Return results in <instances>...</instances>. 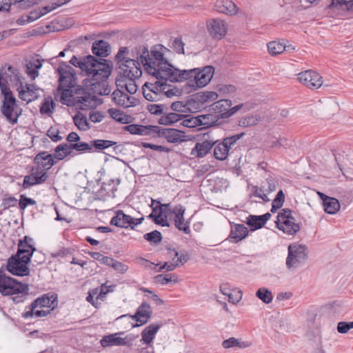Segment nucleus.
I'll list each match as a JSON object with an SVG mask.
<instances>
[{
    "instance_id": "obj_49",
    "label": "nucleus",
    "mask_w": 353,
    "mask_h": 353,
    "mask_svg": "<svg viewBox=\"0 0 353 353\" xmlns=\"http://www.w3.org/2000/svg\"><path fill=\"white\" fill-rule=\"evenodd\" d=\"M256 296L266 304L271 303L273 299L272 292L266 288L259 289L256 293Z\"/></svg>"
},
{
    "instance_id": "obj_27",
    "label": "nucleus",
    "mask_w": 353,
    "mask_h": 353,
    "mask_svg": "<svg viewBox=\"0 0 353 353\" xmlns=\"http://www.w3.org/2000/svg\"><path fill=\"white\" fill-rule=\"evenodd\" d=\"M232 105V103L230 100L221 99L212 103L210 105V110L214 113L218 114L221 118H229L230 114H228V110Z\"/></svg>"
},
{
    "instance_id": "obj_2",
    "label": "nucleus",
    "mask_w": 353,
    "mask_h": 353,
    "mask_svg": "<svg viewBox=\"0 0 353 353\" xmlns=\"http://www.w3.org/2000/svg\"><path fill=\"white\" fill-rule=\"evenodd\" d=\"M75 67H79L87 76L90 89L95 94L108 95L111 89L108 83L112 68L106 60L97 61L94 57L88 56L83 60L73 56L70 61Z\"/></svg>"
},
{
    "instance_id": "obj_22",
    "label": "nucleus",
    "mask_w": 353,
    "mask_h": 353,
    "mask_svg": "<svg viewBox=\"0 0 353 353\" xmlns=\"http://www.w3.org/2000/svg\"><path fill=\"white\" fill-rule=\"evenodd\" d=\"M317 194L323 201L324 211L326 213L334 214L339 211L341 205L338 199L328 196L321 192H317Z\"/></svg>"
},
{
    "instance_id": "obj_8",
    "label": "nucleus",
    "mask_w": 353,
    "mask_h": 353,
    "mask_svg": "<svg viewBox=\"0 0 353 353\" xmlns=\"http://www.w3.org/2000/svg\"><path fill=\"white\" fill-rule=\"evenodd\" d=\"M244 133L234 134L223 139L221 141L216 139L214 145V157L218 161H225L228 159L230 151L233 149L238 140L243 137Z\"/></svg>"
},
{
    "instance_id": "obj_7",
    "label": "nucleus",
    "mask_w": 353,
    "mask_h": 353,
    "mask_svg": "<svg viewBox=\"0 0 353 353\" xmlns=\"http://www.w3.org/2000/svg\"><path fill=\"white\" fill-rule=\"evenodd\" d=\"M308 250L306 245L294 243L288 246V255L286 259V266L290 270H295L303 265L307 260Z\"/></svg>"
},
{
    "instance_id": "obj_33",
    "label": "nucleus",
    "mask_w": 353,
    "mask_h": 353,
    "mask_svg": "<svg viewBox=\"0 0 353 353\" xmlns=\"http://www.w3.org/2000/svg\"><path fill=\"white\" fill-rule=\"evenodd\" d=\"M93 54L98 57H107L110 51V47L108 42L100 40L95 41L92 48Z\"/></svg>"
},
{
    "instance_id": "obj_32",
    "label": "nucleus",
    "mask_w": 353,
    "mask_h": 353,
    "mask_svg": "<svg viewBox=\"0 0 353 353\" xmlns=\"http://www.w3.org/2000/svg\"><path fill=\"white\" fill-rule=\"evenodd\" d=\"M42 67V62L38 59H32L26 63V73L32 79L34 80L39 76V70Z\"/></svg>"
},
{
    "instance_id": "obj_39",
    "label": "nucleus",
    "mask_w": 353,
    "mask_h": 353,
    "mask_svg": "<svg viewBox=\"0 0 353 353\" xmlns=\"http://www.w3.org/2000/svg\"><path fill=\"white\" fill-rule=\"evenodd\" d=\"M73 121L75 125L83 131L89 130L91 127L86 117L83 114L79 113L73 117Z\"/></svg>"
},
{
    "instance_id": "obj_30",
    "label": "nucleus",
    "mask_w": 353,
    "mask_h": 353,
    "mask_svg": "<svg viewBox=\"0 0 353 353\" xmlns=\"http://www.w3.org/2000/svg\"><path fill=\"white\" fill-rule=\"evenodd\" d=\"M54 157L52 154H47V152H40L34 158V162L38 164V166L45 170L50 169L55 163Z\"/></svg>"
},
{
    "instance_id": "obj_6",
    "label": "nucleus",
    "mask_w": 353,
    "mask_h": 353,
    "mask_svg": "<svg viewBox=\"0 0 353 353\" xmlns=\"http://www.w3.org/2000/svg\"><path fill=\"white\" fill-rule=\"evenodd\" d=\"M28 285L17 281L15 279L6 276L5 271L0 269V293L2 295H17L12 298L13 301L19 303L23 302L28 292Z\"/></svg>"
},
{
    "instance_id": "obj_41",
    "label": "nucleus",
    "mask_w": 353,
    "mask_h": 353,
    "mask_svg": "<svg viewBox=\"0 0 353 353\" xmlns=\"http://www.w3.org/2000/svg\"><path fill=\"white\" fill-rule=\"evenodd\" d=\"M55 104L51 97L45 98L40 108L41 114L50 115L53 113Z\"/></svg>"
},
{
    "instance_id": "obj_10",
    "label": "nucleus",
    "mask_w": 353,
    "mask_h": 353,
    "mask_svg": "<svg viewBox=\"0 0 353 353\" xmlns=\"http://www.w3.org/2000/svg\"><path fill=\"white\" fill-rule=\"evenodd\" d=\"M29 262L28 257L16 254L8 259L6 270L14 276H28L30 274V269L28 267Z\"/></svg>"
},
{
    "instance_id": "obj_4",
    "label": "nucleus",
    "mask_w": 353,
    "mask_h": 353,
    "mask_svg": "<svg viewBox=\"0 0 353 353\" xmlns=\"http://www.w3.org/2000/svg\"><path fill=\"white\" fill-rule=\"evenodd\" d=\"M141 47L148 50L146 47L140 46L139 47H136L132 51L133 57H135L137 61L133 59L125 57V55L128 52V49L125 47L121 48L116 55V59L119 64V72L124 77L128 79H139L141 76L142 71L139 66V62H140L142 65H143V63L139 59H138V55L140 54L139 53L138 54V51L139 49ZM143 66L145 70V66Z\"/></svg>"
},
{
    "instance_id": "obj_42",
    "label": "nucleus",
    "mask_w": 353,
    "mask_h": 353,
    "mask_svg": "<svg viewBox=\"0 0 353 353\" xmlns=\"http://www.w3.org/2000/svg\"><path fill=\"white\" fill-rule=\"evenodd\" d=\"M285 46L279 41H271L268 44V50L272 56L278 55L285 50Z\"/></svg>"
},
{
    "instance_id": "obj_26",
    "label": "nucleus",
    "mask_w": 353,
    "mask_h": 353,
    "mask_svg": "<svg viewBox=\"0 0 353 353\" xmlns=\"http://www.w3.org/2000/svg\"><path fill=\"white\" fill-rule=\"evenodd\" d=\"M113 101L118 105L128 108L134 103L135 99L128 94L123 89H117L112 94Z\"/></svg>"
},
{
    "instance_id": "obj_3",
    "label": "nucleus",
    "mask_w": 353,
    "mask_h": 353,
    "mask_svg": "<svg viewBox=\"0 0 353 353\" xmlns=\"http://www.w3.org/2000/svg\"><path fill=\"white\" fill-rule=\"evenodd\" d=\"M9 74L0 72V88L3 95L2 106L1 112L6 120L14 125L18 122L19 117L22 114V108L17 104L16 98L13 96L10 88L8 87V78Z\"/></svg>"
},
{
    "instance_id": "obj_18",
    "label": "nucleus",
    "mask_w": 353,
    "mask_h": 353,
    "mask_svg": "<svg viewBox=\"0 0 353 353\" xmlns=\"http://www.w3.org/2000/svg\"><path fill=\"white\" fill-rule=\"evenodd\" d=\"M210 34L215 39L223 38L227 32L226 23L220 19H210L207 22Z\"/></svg>"
},
{
    "instance_id": "obj_58",
    "label": "nucleus",
    "mask_w": 353,
    "mask_h": 353,
    "mask_svg": "<svg viewBox=\"0 0 353 353\" xmlns=\"http://www.w3.org/2000/svg\"><path fill=\"white\" fill-rule=\"evenodd\" d=\"M174 256L172 258V261L175 263V264H178V267L183 265L188 260V256L185 254H179L178 252L173 250Z\"/></svg>"
},
{
    "instance_id": "obj_50",
    "label": "nucleus",
    "mask_w": 353,
    "mask_h": 353,
    "mask_svg": "<svg viewBox=\"0 0 353 353\" xmlns=\"http://www.w3.org/2000/svg\"><path fill=\"white\" fill-rule=\"evenodd\" d=\"M154 281L157 283H159L161 285H166L169 282L173 281L174 283L177 282V276L172 274H159L154 277Z\"/></svg>"
},
{
    "instance_id": "obj_19",
    "label": "nucleus",
    "mask_w": 353,
    "mask_h": 353,
    "mask_svg": "<svg viewBox=\"0 0 353 353\" xmlns=\"http://www.w3.org/2000/svg\"><path fill=\"white\" fill-rule=\"evenodd\" d=\"M74 70L69 65L59 67V85L61 88H73L75 85V74Z\"/></svg>"
},
{
    "instance_id": "obj_44",
    "label": "nucleus",
    "mask_w": 353,
    "mask_h": 353,
    "mask_svg": "<svg viewBox=\"0 0 353 353\" xmlns=\"http://www.w3.org/2000/svg\"><path fill=\"white\" fill-rule=\"evenodd\" d=\"M26 0H3V5L0 7V11L8 10L12 4L19 3V7L26 9L31 6V3L26 4Z\"/></svg>"
},
{
    "instance_id": "obj_61",
    "label": "nucleus",
    "mask_w": 353,
    "mask_h": 353,
    "mask_svg": "<svg viewBox=\"0 0 353 353\" xmlns=\"http://www.w3.org/2000/svg\"><path fill=\"white\" fill-rule=\"evenodd\" d=\"M183 124L188 128H195L197 126H201L199 116L192 117L186 119H184L183 121Z\"/></svg>"
},
{
    "instance_id": "obj_28",
    "label": "nucleus",
    "mask_w": 353,
    "mask_h": 353,
    "mask_svg": "<svg viewBox=\"0 0 353 353\" xmlns=\"http://www.w3.org/2000/svg\"><path fill=\"white\" fill-rule=\"evenodd\" d=\"M156 126L153 125H141L137 124H130L125 126V130L132 134L138 135H150L152 133L156 132Z\"/></svg>"
},
{
    "instance_id": "obj_40",
    "label": "nucleus",
    "mask_w": 353,
    "mask_h": 353,
    "mask_svg": "<svg viewBox=\"0 0 353 353\" xmlns=\"http://www.w3.org/2000/svg\"><path fill=\"white\" fill-rule=\"evenodd\" d=\"M70 155L67 144L65 143L59 144L54 149V157L58 161H61Z\"/></svg>"
},
{
    "instance_id": "obj_54",
    "label": "nucleus",
    "mask_w": 353,
    "mask_h": 353,
    "mask_svg": "<svg viewBox=\"0 0 353 353\" xmlns=\"http://www.w3.org/2000/svg\"><path fill=\"white\" fill-rule=\"evenodd\" d=\"M236 87L230 84H221L217 86L218 92L223 95H231L236 92Z\"/></svg>"
},
{
    "instance_id": "obj_5",
    "label": "nucleus",
    "mask_w": 353,
    "mask_h": 353,
    "mask_svg": "<svg viewBox=\"0 0 353 353\" xmlns=\"http://www.w3.org/2000/svg\"><path fill=\"white\" fill-rule=\"evenodd\" d=\"M9 74L8 82H16L17 90L19 97L26 101L27 103L37 100L41 95L43 90L34 83H23L20 79L19 73L17 70L9 66L8 71H5Z\"/></svg>"
},
{
    "instance_id": "obj_15",
    "label": "nucleus",
    "mask_w": 353,
    "mask_h": 353,
    "mask_svg": "<svg viewBox=\"0 0 353 353\" xmlns=\"http://www.w3.org/2000/svg\"><path fill=\"white\" fill-rule=\"evenodd\" d=\"M48 177L46 170L38 166L32 168L31 174L24 177L22 186L24 189H27L31 186L41 184L47 180Z\"/></svg>"
},
{
    "instance_id": "obj_16",
    "label": "nucleus",
    "mask_w": 353,
    "mask_h": 353,
    "mask_svg": "<svg viewBox=\"0 0 353 353\" xmlns=\"http://www.w3.org/2000/svg\"><path fill=\"white\" fill-rule=\"evenodd\" d=\"M56 299L52 295H44L42 297H39L31 303V305L28 307V310L23 313V316L26 319L32 317L33 312L34 309L37 307H46L51 308V310H52L54 308L56 305L54 303Z\"/></svg>"
},
{
    "instance_id": "obj_31",
    "label": "nucleus",
    "mask_w": 353,
    "mask_h": 353,
    "mask_svg": "<svg viewBox=\"0 0 353 353\" xmlns=\"http://www.w3.org/2000/svg\"><path fill=\"white\" fill-rule=\"evenodd\" d=\"M161 327V323L150 324L147 326L141 332V341L145 344H150L154 339L155 334Z\"/></svg>"
},
{
    "instance_id": "obj_21",
    "label": "nucleus",
    "mask_w": 353,
    "mask_h": 353,
    "mask_svg": "<svg viewBox=\"0 0 353 353\" xmlns=\"http://www.w3.org/2000/svg\"><path fill=\"white\" fill-rule=\"evenodd\" d=\"M68 1H69V0H57L55 1H52L48 6L43 7L41 10H33L30 12L28 17H29L30 22H32L45 15L46 14L54 10L57 8L65 4Z\"/></svg>"
},
{
    "instance_id": "obj_1",
    "label": "nucleus",
    "mask_w": 353,
    "mask_h": 353,
    "mask_svg": "<svg viewBox=\"0 0 353 353\" xmlns=\"http://www.w3.org/2000/svg\"><path fill=\"white\" fill-rule=\"evenodd\" d=\"M167 51L168 49L162 45L154 46L150 52L141 47L138 51L140 54L138 59L143 63L149 74L171 82L187 81L192 90L202 88L210 82L214 74L213 66L179 70L168 63L165 57Z\"/></svg>"
},
{
    "instance_id": "obj_60",
    "label": "nucleus",
    "mask_w": 353,
    "mask_h": 353,
    "mask_svg": "<svg viewBox=\"0 0 353 353\" xmlns=\"http://www.w3.org/2000/svg\"><path fill=\"white\" fill-rule=\"evenodd\" d=\"M353 329V321H341L338 323L337 331L341 334H346L350 330Z\"/></svg>"
},
{
    "instance_id": "obj_45",
    "label": "nucleus",
    "mask_w": 353,
    "mask_h": 353,
    "mask_svg": "<svg viewBox=\"0 0 353 353\" xmlns=\"http://www.w3.org/2000/svg\"><path fill=\"white\" fill-rule=\"evenodd\" d=\"M117 144V142L110 140L95 139L91 141L92 147L102 150Z\"/></svg>"
},
{
    "instance_id": "obj_52",
    "label": "nucleus",
    "mask_w": 353,
    "mask_h": 353,
    "mask_svg": "<svg viewBox=\"0 0 353 353\" xmlns=\"http://www.w3.org/2000/svg\"><path fill=\"white\" fill-rule=\"evenodd\" d=\"M161 92V98L165 96L167 97H171L176 95L178 90L176 88H172V85L167 84L165 82L162 81Z\"/></svg>"
},
{
    "instance_id": "obj_46",
    "label": "nucleus",
    "mask_w": 353,
    "mask_h": 353,
    "mask_svg": "<svg viewBox=\"0 0 353 353\" xmlns=\"http://www.w3.org/2000/svg\"><path fill=\"white\" fill-rule=\"evenodd\" d=\"M261 121V117L258 114L249 115L242 118L239 121V125L242 127H248L256 125Z\"/></svg>"
},
{
    "instance_id": "obj_55",
    "label": "nucleus",
    "mask_w": 353,
    "mask_h": 353,
    "mask_svg": "<svg viewBox=\"0 0 353 353\" xmlns=\"http://www.w3.org/2000/svg\"><path fill=\"white\" fill-rule=\"evenodd\" d=\"M144 239L150 243H158L161 241L162 236L160 232L154 230L144 234Z\"/></svg>"
},
{
    "instance_id": "obj_56",
    "label": "nucleus",
    "mask_w": 353,
    "mask_h": 353,
    "mask_svg": "<svg viewBox=\"0 0 353 353\" xmlns=\"http://www.w3.org/2000/svg\"><path fill=\"white\" fill-rule=\"evenodd\" d=\"M36 203V201L33 199L28 198L24 194H21L20 196L19 206V208L22 210H24L28 205H34Z\"/></svg>"
},
{
    "instance_id": "obj_38",
    "label": "nucleus",
    "mask_w": 353,
    "mask_h": 353,
    "mask_svg": "<svg viewBox=\"0 0 353 353\" xmlns=\"http://www.w3.org/2000/svg\"><path fill=\"white\" fill-rule=\"evenodd\" d=\"M222 345L225 349L234 347H239L240 348H246L251 346V343L249 341H241L236 338L231 337L228 339L224 340L222 343Z\"/></svg>"
},
{
    "instance_id": "obj_48",
    "label": "nucleus",
    "mask_w": 353,
    "mask_h": 353,
    "mask_svg": "<svg viewBox=\"0 0 353 353\" xmlns=\"http://www.w3.org/2000/svg\"><path fill=\"white\" fill-rule=\"evenodd\" d=\"M185 116L181 114L171 112L163 115L161 120L163 124H171L180 121Z\"/></svg>"
},
{
    "instance_id": "obj_43",
    "label": "nucleus",
    "mask_w": 353,
    "mask_h": 353,
    "mask_svg": "<svg viewBox=\"0 0 353 353\" xmlns=\"http://www.w3.org/2000/svg\"><path fill=\"white\" fill-rule=\"evenodd\" d=\"M267 192L268 189L266 188L265 185H263L261 188L254 186L252 188V195L261 199L264 202H268L270 201L268 193Z\"/></svg>"
},
{
    "instance_id": "obj_53",
    "label": "nucleus",
    "mask_w": 353,
    "mask_h": 353,
    "mask_svg": "<svg viewBox=\"0 0 353 353\" xmlns=\"http://www.w3.org/2000/svg\"><path fill=\"white\" fill-rule=\"evenodd\" d=\"M135 79H128L123 85H120L121 88L130 94H135L137 91V85L134 81Z\"/></svg>"
},
{
    "instance_id": "obj_63",
    "label": "nucleus",
    "mask_w": 353,
    "mask_h": 353,
    "mask_svg": "<svg viewBox=\"0 0 353 353\" xmlns=\"http://www.w3.org/2000/svg\"><path fill=\"white\" fill-rule=\"evenodd\" d=\"M77 151L80 153L83 152H93L91 143L89 144L85 142H78L77 143Z\"/></svg>"
},
{
    "instance_id": "obj_34",
    "label": "nucleus",
    "mask_w": 353,
    "mask_h": 353,
    "mask_svg": "<svg viewBox=\"0 0 353 353\" xmlns=\"http://www.w3.org/2000/svg\"><path fill=\"white\" fill-rule=\"evenodd\" d=\"M72 88H61L58 87L56 98H59V101L65 105H69L72 103L73 96Z\"/></svg>"
},
{
    "instance_id": "obj_23",
    "label": "nucleus",
    "mask_w": 353,
    "mask_h": 353,
    "mask_svg": "<svg viewBox=\"0 0 353 353\" xmlns=\"http://www.w3.org/2000/svg\"><path fill=\"white\" fill-rule=\"evenodd\" d=\"M35 250L33 239L26 236L23 239L19 241L17 254L20 256H26L30 259Z\"/></svg>"
},
{
    "instance_id": "obj_24",
    "label": "nucleus",
    "mask_w": 353,
    "mask_h": 353,
    "mask_svg": "<svg viewBox=\"0 0 353 353\" xmlns=\"http://www.w3.org/2000/svg\"><path fill=\"white\" fill-rule=\"evenodd\" d=\"M216 12L232 16L238 12V7L231 0H216L214 4Z\"/></svg>"
},
{
    "instance_id": "obj_64",
    "label": "nucleus",
    "mask_w": 353,
    "mask_h": 353,
    "mask_svg": "<svg viewBox=\"0 0 353 353\" xmlns=\"http://www.w3.org/2000/svg\"><path fill=\"white\" fill-rule=\"evenodd\" d=\"M184 45L181 38H175L172 41V46L179 54H184Z\"/></svg>"
},
{
    "instance_id": "obj_35",
    "label": "nucleus",
    "mask_w": 353,
    "mask_h": 353,
    "mask_svg": "<svg viewBox=\"0 0 353 353\" xmlns=\"http://www.w3.org/2000/svg\"><path fill=\"white\" fill-rule=\"evenodd\" d=\"M165 137L170 143H180L186 141L185 135L182 131L170 129L165 132Z\"/></svg>"
},
{
    "instance_id": "obj_13",
    "label": "nucleus",
    "mask_w": 353,
    "mask_h": 353,
    "mask_svg": "<svg viewBox=\"0 0 353 353\" xmlns=\"http://www.w3.org/2000/svg\"><path fill=\"white\" fill-rule=\"evenodd\" d=\"M157 79V77H156ZM168 80L159 78L155 83L146 82L142 87L143 94L145 99L150 101H157L161 99V83Z\"/></svg>"
},
{
    "instance_id": "obj_51",
    "label": "nucleus",
    "mask_w": 353,
    "mask_h": 353,
    "mask_svg": "<svg viewBox=\"0 0 353 353\" xmlns=\"http://www.w3.org/2000/svg\"><path fill=\"white\" fill-rule=\"evenodd\" d=\"M201 125L211 126L217 121L216 117L211 114L199 115Z\"/></svg>"
},
{
    "instance_id": "obj_36",
    "label": "nucleus",
    "mask_w": 353,
    "mask_h": 353,
    "mask_svg": "<svg viewBox=\"0 0 353 353\" xmlns=\"http://www.w3.org/2000/svg\"><path fill=\"white\" fill-rule=\"evenodd\" d=\"M270 216L271 214L270 213H266L262 216H250L248 218L247 223L251 226L253 230H256L262 228Z\"/></svg>"
},
{
    "instance_id": "obj_17",
    "label": "nucleus",
    "mask_w": 353,
    "mask_h": 353,
    "mask_svg": "<svg viewBox=\"0 0 353 353\" xmlns=\"http://www.w3.org/2000/svg\"><path fill=\"white\" fill-rule=\"evenodd\" d=\"M152 310L150 305L147 302H143L137 308L134 315H130V317L135 320L138 323L133 325V327L143 325L148 323L151 318Z\"/></svg>"
},
{
    "instance_id": "obj_12",
    "label": "nucleus",
    "mask_w": 353,
    "mask_h": 353,
    "mask_svg": "<svg viewBox=\"0 0 353 353\" xmlns=\"http://www.w3.org/2000/svg\"><path fill=\"white\" fill-rule=\"evenodd\" d=\"M298 79L300 83L312 90L318 89L323 85L320 74L311 70L300 72L298 74Z\"/></svg>"
},
{
    "instance_id": "obj_47",
    "label": "nucleus",
    "mask_w": 353,
    "mask_h": 353,
    "mask_svg": "<svg viewBox=\"0 0 353 353\" xmlns=\"http://www.w3.org/2000/svg\"><path fill=\"white\" fill-rule=\"evenodd\" d=\"M330 6L345 10H353V0H332Z\"/></svg>"
},
{
    "instance_id": "obj_9",
    "label": "nucleus",
    "mask_w": 353,
    "mask_h": 353,
    "mask_svg": "<svg viewBox=\"0 0 353 353\" xmlns=\"http://www.w3.org/2000/svg\"><path fill=\"white\" fill-rule=\"evenodd\" d=\"M275 223L280 230L289 235H294L300 229L299 225L292 216L291 210L288 209H283L278 214Z\"/></svg>"
},
{
    "instance_id": "obj_37",
    "label": "nucleus",
    "mask_w": 353,
    "mask_h": 353,
    "mask_svg": "<svg viewBox=\"0 0 353 353\" xmlns=\"http://www.w3.org/2000/svg\"><path fill=\"white\" fill-rule=\"evenodd\" d=\"M108 113L114 120L121 123L128 124L131 122V117L121 110L110 108L108 110Z\"/></svg>"
},
{
    "instance_id": "obj_59",
    "label": "nucleus",
    "mask_w": 353,
    "mask_h": 353,
    "mask_svg": "<svg viewBox=\"0 0 353 353\" xmlns=\"http://www.w3.org/2000/svg\"><path fill=\"white\" fill-rule=\"evenodd\" d=\"M141 145L145 148H150L153 150L158 151L159 152H169L170 149L165 146L158 145L150 143L142 142Z\"/></svg>"
},
{
    "instance_id": "obj_62",
    "label": "nucleus",
    "mask_w": 353,
    "mask_h": 353,
    "mask_svg": "<svg viewBox=\"0 0 353 353\" xmlns=\"http://www.w3.org/2000/svg\"><path fill=\"white\" fill-rule=\"evenodd\" d=\"M143 292L148 293L149 295L148 296L151 299L156 305H161L164 303V301L159 297V296L156 294H154L151 290L147 289V288H141V289Z\"/></svg>"
},
{
    "instance_id": "obj_25",
    "label": "nucleus",
    "mask_w": 353,
    "mask_h": 353,
    "mask_svg": "<svg viewBox=\"0 0 353 353\" xmlns=\"http://www.w3.org/2000/svg\"><path fill=\"white\" fill-rule=\"evenodd\" d=\"M185 208L181 205L174 207L172 213L174 215V224L179 230L183 231L185 234L190 232L189 225L184 220Z\"/></svg>"
},
{
    "instance_id": "obj_11",
    "label": "nucleus",
    "mask_w": 353,
    "mask_h": 353,
    "mask_svg": "<svg viewBox=\"0 0 353 353\" xmlns=\"http://www.w3.org/2000/svg\"><path fill=\"white\" fill-rule=\"evenodd\" d=\"M216 143V139L212 134L205 133L192 149L191 154L197 158H203L210 152Z\"/></svg>"
},
{
    "instance_id": "obj_57",
    "label": "nucleus",
    "mask_w": 353,
    "mask_h": 353,
    "mask_svg": "<svg viewBox=\"0 0 353 353\" xmlns=\"http://www.w3.org/2000/svg\"><path fill=\"white\" fill-rule=\"evenodd\" d=\"M284 194L282 190H280L276 195V197L272 201V212H274L280 208L284 202Z\"/></svg>"
},
{
    "instance_id": "obj_14",
    "label": "nucleus",
    "mask_w": 353,
    "mask_h": 353,
    "mask_svg": "<svg viewBox=\"0 0 353 353\" xmlns=\"http://www.w3.org/2000/svg\"><path fill=\"white\" fill-rule=\"evenodd\" d=\"M143 218L134 219L132 216L123 213L122 210L116 212V215L112 218L110 223L117 227L134 229L135 226L141 223Z\"/></svg>"
},
{
    "instance_id": "obj_29",
    "label": "nucleus",
    "mask_w": 353,
    "mask_h": 353,
    "mask_svg": "<svg viewBox=\"0 0 353 353\" xmlns=\"http://www.w3.org/2000/svg\"><path fill=\"white\" fill-rule=\"evenodd\" d=\"M248 234V228L243 224H235L232 225L230 239L233 243H238L245 239Z\"/></svg>"
},
{
    "instance_id": "obj_20",
    "label": "nucleus",
    "mask_w": 353,
    "mask_h": 353,
    "mask_svg": "<svg viewBox=\"0 0 353 353\" xmlns=\"http://www.w3.org/2000/svg\"><path fill=\"white\" fill-rule=\"evenodd\" d=\"M123 332H117L104 336L100 341L102 347L122 346L129 343L128 336L123 337Z\"/></svg>"
}]
</instances>
